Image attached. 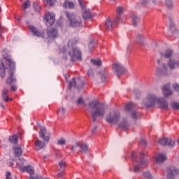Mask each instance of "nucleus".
Masks as SVG:
<instances>
[{"label":"nucleus","mask_w":179,"mask_h":179,"mask_svg":"<svg viewBox=\"0 0 179 179\" xmlns=\"http://www.w3.org/2000/svg\"><path fill=\"white\" fill-rule=\"evenodd\" d=\"M113 70L115 71V73H116L118 78H120L122 73L127 72L125 68L120 63H115L113 64Z\"/></svg>","instance_id":"obj_10"},{"label":"nucleus","mask_w":179,"mask_h":179,"mask_svg":"<svg viewBox=\"0 0 179 179\" xmlns=\"http://www.w3.org/2000/svg\"><path fill=\"white\" fill-rule=\"evenodd\" d=\"M173 89L176 92H178L179 91V85H178V84H173Z\"/></svg>","instance_id":"obj_45"},{"label":"nucleus","mask_w":179,"mask_h":179,"mask_svg":"<svg viewBox=\"0 0 179 179\" xmlns=\"http://www.w3.org/2000/svg\"><path fill=\"white\" fill-rule=\"evenodd\" d=\"M73 45H75V43L72 42V41H70L68 43V47L69 48V50H71L69 52V55L71 57V61L75 62V61H81L82 60V52L79 49L74 48Z\"/></svg>","instance_id":"obj_4"},{"label":"nucleus","mask_w":179,"mask_h":179,"mask_svg":"<svg viewBox=\"0 0 179 179\" xmlns=\"http://www.w3.org/2000/svg\"><path fill=\"white\" fill-rule=\"evenodd\" d=\"M165 5L169 9H171L173 8V1L171 0H166Z\"/></svg>","instance_id":"obj_35"},{"label":"nucleus","mask_w":179,"mask_h":179,"mask_svg":"<svg viewBox=\"0 0 179 179\" xmlns=\"http://www.w3.org/2000/svg\"><path fill=\"white\" fill-rule=\"evenodd\" d=\"M87 75H89V72L87 73Z\"/></svg>","instance_id":"obj_62"},{"label":"nucleus","mask_w":179,"mask_h":179,"mask_svg":"<svg viewBox=\"0 0 179 179\" xmlns=\"http://www.w3.org/2000/svg\"><path fill=\"white\" fill-rule=\"evenodd\" d=\"M45 2L48 3V5L52 6L54 3H55V0H45Z\"/></svg>","instance_id":"obj_44"},{"label":"nucleus","mask_w":179,"mask_h":179,"mask_svg":"<svg viewBox=\"0 0 179 179\" xmlns=\"http://www.w3.org/2000/svg\"><path fill=\"white\" fill-rule=\"evenodd\" d=\"M120 112H112L106 118L109 124H117L120 121Z\"/></svg>","instance_id":"obj_7"},{"label":"nucleus","mask_w":179,"mask_h":179,"mask_svg":"<svg viewBox=\"0 0 179 179\" xmlns=\"http://www.w3.org/2000/svg\"><path fill=\"white\" fill-rule=\"evenodd\" d=\"M178 142L179 143V139H178Z\"/></svg>","instance_id":"obj_63"},{"label":"nucleus","mask_w":179,"mask_h":179,"mask_svg":"<svg viewBox=\"0 0 179 179\" xmlns=\"http://www.w3.org/2000/svg\"><path fill=\"white\" fill-rule=\"evenodd\" d=\"M16 83V78L13 77V72H10V78H7L6 83L8 85H12V83Z\"/></svg>","instance_id":"obj_24"},{"label":"nucleus","mask_w":179,"mask_h":179,"mask_svg":"<svg viewBox=\"0 0 179 179\" xmlns=\"http://www.w3.org/2000/svg\"><path fill=\"white\" fill-rule=\"evenodd\" d=\"M134 108H135V103L129 102L126 104L125 110L130 111L131 117L133 118L134 120H136V118H138V115L136 110H134Z\"/></svg>","instance_id":"obj_9"},{"label":"nucleus","mask_w":179,"mask_h":179,"mask_svg":"<svg viewBox=\"0 0 179 179\" xmlns=\"http://www.w3.org/2000/svg\"><path fill=\"white\" fill-rule=\"evenodd\" d=\"M35 147L36 150H41L45 147V143L39 139H37L35 142Z\"/></svg>","instance_id":"obj_21"},{"label":"nucleus","mask_w":179,"mask_h":179,"mask_svg":"<svg viewBox=\"0 0 179 179\" xmlns=\"http://www.w3.org/2000/svg\"><path fill=\"white\" fill-rule=\"evenodd\" d=\"M145 41V38L142 35L137 36V41H138L140 45H143V41Z\"/></svg>","instance_id":"obj_32"},{"label":"nucleus","mask_w":179,"mask_h":179,"mask_svg":"<svg viewBox=\"0 0 179 179\" xmlns=\"http://www.w3.org/2000/svg\"><path fill=\"white\" fill-rule=\"evenodd\" d=\"M2 33H3V27L0 25V37H1Z\"/></svg>","instance_id":"obj_50"},{"label":"nucleus","mask_w":179,"mask_h":179,"mask_svg":"<svg viewBox=\"0 0 179 179\" xmlns=\"http://www.w3.org/2000/svg\"><path fill=\"white\" fill-rule=\"evenodd\" d=\"M15 69V62L11 59L4 57L0 59V76L5 78L6 69Z\"/></svg>","instance_id":"obj_3"},{"label":"nucleus","mask_w":179,"mask_h":179,"mask_svg":"<svg viewBox=\"0 0 179 179\" xmlns=\"http://www.w3.org/2000/svg\"><path fill=\"white\" fill-rule=\"evenodd\" d=\"M44 20L46 26L50 27V26H52L55 23V14L54 13H48L45 15Z\"/></svg>","instance_id":"obj_8"},{"label":"nucleus","mask_w":179,"mask_h":179,"mask_svg":"<svg viewBox=\"0 0 179 179\" xmlns=\"http://www.w3.org/2000/svg\"><path fill=\"white\" fill-rule=\"evenodd\" d=\"M65 15L70 20L71 26H72V27H80V24H82V20H80L79 17H76L75 13L66 11Z\"/></svg>","instance_id":"obj_5"},{"label":"nucleus","mask_w":179,"mask_h":179,"mask_svg":"<svg viewBox=\"0 0 179 179\" xmlns=\"http://www.w3.org/2000/svg\"><path fill=\"white\" fill-rule=\"evenodd\" d=\"M29 30L31 32H32L33 36L44 38V33L38 30L37 28H36V27L33 25L29 26Z\"/></svg>","instance_id":"obj_17"},{"label":"nucleus","mask_w":179,"mask_h":179,"mask_svg":"<svg viewBox=\"0 0 179 179\" xmlns=\"http://www.w3.org/2000/svg\"><path fill=\"white\" fill-rule=\"evenodd\" d=\"M168 175L167 179H174L179 174V169L176 168L175 166H170L168 169Z\"/></svg>","instance_id":"obj_12"},{"label":"nucleus","mask_w":179,"mask_h":179,"mask_svg":"<svg viewBox=\"0 0 179 179\" xmlns=\"http://www.w3.org/2000/svg\"><path fill=\"white\" fill-rule=\"evenodd\" d=\"M19 162H20V163H22V160L20 159Z\"/></svg>","instance_id":"obj_59"},{"label":"nucleus","mask_w":179,"mask_h":179,"mask_svg":"<svg viewBox=\"0 0 179 179\" xmlns=\"http://www.w3.org/2000/svg\"><path fill=\"white\" fill-rule=\"evenodd\" d=\"M17 89V87H16V85H12L11 86V90H13V92L16 91Z\"/></svg>","instance_id":"obj_51"},{"label":"nucleus","mask_w":179,"mask_h":179,"mask_svg":"<svg viewBox=\"0 0 179 179\" xmlns=\"http://www.w3.org/2000/svg\"><path fill=\"white\" fill-rule=\"evenodd\" d=\"M64 174H65V172L62 171V172L58 173V177H62V176H64Z\"/></svg>","instance_id":"obj_53"},{"label":"nucleus","mask_w":179,"mask_h":179,"mask_svg":"<svg viewBox=\"0 0 179 179\" xmlns=\"http://www.w3.org/2000/svg\"><path fill=\"white\" fill-rule=\"evenodd\" d=\"M172 107L173 108H174L175 110H179V103L177 102H173L172 103Z\"/></svg>","instance_id":"obj_41"},{"label":"nucleus","mask_w":179,"mask_h":179,"mask_svg":"<svg viewBox=\"0 0 179 179\" xmlns=\"http://www.w3.org/2000/svg\"><path fill=\"white\" fill-rule=\"evenodd\" d=\"M158 143H159V145H167L168 146H174V145H176V141L172 140L170 138H163L162 139L159 140Z\"/></svg>","instance_id":"obj_16"},{"label":"nucleus","mask_w":179,"mask_h":179,"mask_svg":"<svg viewBox=\"0 0 179 179\" xmlns=\"http://www.w3.org/2000/svg\"><path fill=\"white\" fill-rule=\"evenodd\" d=\"M147 166H148V162L146 161V159H142V155H141L140 163H138L137 166H134V171L136 173H138V171H139V169L147 167Z\"/></svg>","instance_id":"obj_18"},{"label":"nucleus","mask_w":179,"mask_h":179,"mask_svg":"<svg viewBox=\"0 0 179 179\" xmlns=\"http://www.w3.org/2000/svg\"><path fill=\"white\" fill-rule=\"evenodd\" d=\"M116 12L117 15H122V13H124V8L122 6L117 7L116 9Z\"/></svg>","instance_id":"obj_36"},{"label":"nucleus","mask_w":179,"mask_h":179,"mask_svg":"<svg viewBox=\"0 0 179 179\" xmlns=\"http://www.w3.org/2000/svg\"><path fill=\"white\" fill-rule=\"evenodd\" d=\"M144 104L148 108L153 107L155 104H157L162 110H167L169 108V103L166 101V99L164 98H157L155 94H149L144 101Z\"/></svg>","instance_id":"obj_1"},{"label":"nucleus","mask_w":179,"mask_h":179,"mask_svg":"<svg viewBox=\"0 0 179 179\" xmlns=\"http://www.w3.org/2000/svg\"><path fill=\"white\" fill-rule=\"evenodd\" d=\"M141 155H143V152H141Z\"/></svg>","instance_id":"obj_60"},{"label":"nucleus","mask_w":179,"mask_h":179,"mask_svg":"<svg viewBox=\"0 0 179 179\" xmlns=\"http://www.w3.org/2000/svg\"><path fill=\"white\" fill-rule=\"evenodd\" d=\"M40 138H42L45 142L50 141V131H47L45 127H41V131L39 132Z\"/></svg>","instance_id":"obj_15"},{"label":"nucleus","mask_w":179,"mask_h":179,"mask_svg":"<svg viewBox=\"0 0 179 179\" xmlns=\"http://www.w3.org/2000/svg\"><path fill=\"white\" fill-rule=\"evenodd\" d=\"M66 143V141L64 138H61L59 140H58V145H65Z\"/></svg>","instance_id":"obj_42"},{"label":"nucleus","mask_w":179,"mask_h":179,"mask_svg":"<svg viewBox=\"0 0 179 179\" xmlns=\"http://www.w3.org/2000/svg\"><path fill=\"white\" fill-rule=\"evenodd\" d=\"M30 179H37V178L33 176V175H31Z\"/></svg>","instance_id":"obj_55"},{"label":"nucleus","mask_w":179,"mask_h":179,"mask_svg":"<svg viewBox=\"0 0 179 179\" xmlns=\"http://www.w3.org/2000/svg\"><path fill=\"white\" fill-rule=\"evenodd\" d=\"M91 62H92L94 65H96V66L101 65V60L100 59H91Z\"/></svg>","instance_id":"obj_33"},{"label":"nucleus","mask_w":179,"mask_h":179,"mask_svg":"<svg viewBox=\"0 0 179 179\" xmlns=\"http://www.w3.org/2000/svg\"><path fill=\"white\" fill-rule=\"evenodd\" d=\"M89 48L90 50H93L94 48V42L91 41L89 44Z\"/></svg>","instance_id":"obj_47"},{"label":"nucleus","mask_w":179,"mask_h":179,"mask_svg":"<svg viewBox=\"0 0 179 179\" xmlns=\"http://www.w3.org/2000/svg\"><path fill=\"white\" fill-rule=\"evenodd\" d=\"M83 16L84 19H90V17H92V13H90L89 10H85L83 13Z\"/></svg>","instance_id":"obj_28"},{"label":"nucleus","mask_w":179,"mask_h":179,"mask_svg":"<svg viewBox=\"0 0 179 179\" xmlns=\"http://www.w3.org/2000/svg\"><path fill=\"white\" fill-rule=\"evenodd\" d=\"M63 6L66 8L73 9L75 8V3L72 1H69V0H66L63 4Z\"/></svg>","instance_id":"obj_23"},{"label":"nucleus","mask_w":179,"mask_h":179,"mask_svg":"<svg viewBox=\"0 0 179 179\" xmlns=\"http://www.w3.org/2000/svg\"><path fill=\"white\" fill-rule=\"evenodd\" d=\"M157 62H158V64H160V60H158Z\"/></svg>","instance_id":"obj_58"},{"label":"nucleus","mask_w":179,"mask_h":179,"mask_svg":"<svg viewBox=\"0 0 179 179\" xmlns=\"http://www.w3.org/2000/svg\"><path fill=\"white\" fill-rule=\"evenodd\" d=\"M6 179H12L10 172H7V173H6Z\"/></svg>","instance_id":"obj_48"},{"label":"nucleus","mask_w":179,"mask_h":179,"mask_svg":"<svg viewBox=\"0 0 179 179\" xmlns=\"http://www.w3.org/2000/svg\"><path fill=\"white\" fill-rule=\"evenodd\" d=\"M65 114V109L64 108H59L57 110V115L61 117V115H64Z\"/></svg>","instance_id":"obj_34"},{"label":"nucleus","mask_w":179,"mask_h":179,"mask_svg":"<svg viewBox=\"0 0 179 179\" xmlns=\"http://www.w3.org/2000/svg\"><path fill=\"white\" fill-rule=\"evenodd\" d=\"M165 160H167V156L164 154H157L155 156V161L157 163H164Z\"/></svg>","instance_id":"obj_20"},{"label":"nucleus","mask_w":179,"mask_h":179,"mask_svg":"<svg viewBox=\"0 0 179 179\" xmlns=\"http://www.w3.org/2000/svg\"><path fill=\"white\" fill-rule=\"evenodd\" d=\"M161 58H166V59H170L174 55V50L172 49L168 48L163 52H159Z\"/></svg>","instance_id":"obj_14"},{"label":"nucleus","mask_w":179,"mask_h":179,"mask_svg":"<svg viewBox=\"0 0 179 179\" xmlns=\"http://www.w3.org/2000/svg\"><path fill=\"white\" fill-rule=\"evenodd\" d=\"M90 111H91L93 121L97 120V116L103 118L106 114L104 106L100 104L97 101H93L89 104Z\"/></svg>","instance_id":"obj_2"},{"label":"nucleus","mask_w":179,"mask_h":179,"mask_svg":"<svg viewBox=\"0 0 179 179\" xmlns=\"http://www.w3.org/2000/svg\"><path fill=\"white\" fill-rule=\"evenodd\" d=\"M82 87L83 86V83L80 80V78H73L71 81L69 83V89H72V87Z\"/></svg>","instance_id":"obj_13"},{"label":"nucleus","mask_w":179,"mask_h":179,"mask_svg":"<svg viewBox=\"0 0 179 179\" xmlns=\"http://www.w3.org/2000/svg\"><path fill=\"white\" fill-rule=\"evenodd\" d=\"M148 0H143V1H142V4H143V5H146V3H148Z\"/></svg>","instance_id":"obj_54"},{"label":"nucleus","mask_w":179,"mask_h":179,"mask_svg":"<svg viewBox=\"0 0 179 179\" xmlns=\"http://www.w3.org/2000/svg\"><path fill=\"white\" fill-rule=\"evenodd\" d=\"M96 129H97V127H95L94 129L92 130V134L96 131Z\"/></svg>","instance_id":"obj_56"},{"label":"nucleus","mask_w":179,"mask_h":179,"mask_svg":"<svg viewBox=\"0 0 179 179\" xmlns=\"http://www.w3.org/2000/svg\"><path fill=\"white\" fill-rule=\"evenodd\" d=\"M14 152L17 157L22 156V148L20 147H16L14 148Z\"/></svg>","instance_id":"obj_27"},{"label":"nucleus","mask_w":179,"mask_h":179,"mask_svg":"<svg viewBox=\"0 0 179 179\" xmlns=\"http://www.w3.org/2000/svg\"><path fill=\"white\" fill-rule=\"evenodd\" d=\"M0 12H1V8H0Z\"/></svg>","instance_id":"obj_64"},{"label":"nucleus","mask_w":179,"mask_h":179,"mask_svg":"<svg viewBox=\"0 0 179 179\" xmlns=\"http://www.w3.org/2000/svg\"><path fill=\"white\" fill-rule=\"evenodd\" d=\"M162 92L164 97H169V96H171V94H173V91L170 90V84L164 85Z\"/></svg>","instance_id":"obj_19"},{"label":"nucleus","mask_w":179,"mask_h":179,"mask_svg":"<svg viewBox=\"0 0 179 179\" xmlns=\"http://www.w3.org/2000/svg\"><path fill=\"white\" fill-rule=\"evenodd\" d=\"M80 152L81 153H87L89 152V147H87V145L83 144L80 145Z\"/></svg>","instance_id":"obj_26"},{"label":"nucleus","mask_w":179,"mask_h":179,"mask_svg":"<svg viewBox=\"0 0 179 179\" xmlns=\"http://www.w3.org/2000/svg\"><path fill=\"white\" fill-rule=\"evenodd\" d=\"M120 127L122 128V129H127V128H128V124H127V122H123L120 123Z\"/></svg>","instance_id":"obj_39"},{"label":"nucleus","mask_w":179,"mask_h":179,"mask_svg":"<svg viewBox=\"0 0 179 179\" xmlns=\"http://www.w3.org/2000/svg\"><path fill=\"white\" fill-rule=\"evenodd\" d=\"M78 104H83V98H80L78 101H77Z\"/></svg>","instance_id":"obj_49"},{"label":"nucleus","mask_w":179,"mask_h":179,"mask_svg":"<svg viewBox=\"0 0 179 179\" xmlns=\"http://www.w3.org/2000/svg\"><path fill=\"white\" fill-rule=\"evenodd\" d=\"M143 176L147 179H152V175L150 174V172H145Z\"/></svg>","instance_id":"obj_40"},{"label":"nucleus","mask_w":179,"mask_h":179,"mask_svg":"<svg viewBox=\"0 0 179 179\" xmlns=\"http://www.w3.org/2000/svg\"><path fill=\"white\" fill-rule=\"evenodd\" d=\"M79 5L81 6L83 9H85L86 6H85V3L82 2V0H78Z\"/></svg>","instance_id":"obj_46"},{"label":"nucleus","mask_w":179,"mask_h":179,"mask_svg":"<svg viewBox=\"0 0 179 179\" xmlns=\"http://www.w3.org/2000/svg\"><path fill=\"white\" fill-rule=\"evenodd\" d=\"M22 8L24 10H26V9H27V8H30V1H27L24 3V4L22 5Z\"/></svg>","instance_id":"obj_37"},{"label":"nucleus","mask_w":179,"mask_h":179,"mask_svg":"<svg viewBox=\"0 0 179 179\" xmlns=\"http://www.w3.org/2000/svg\"><path fill=\"white\" fill-rule=\"evenodd\" d=\"M8 163H9L10 167H15L16 169H20L21 171H23V172L27 171V173H29L30 176H33V174H34V169L31 166H26L22 168L23 163H21V164H20L19 162H17L15 166H13V162L10 161L8 162Z\"/></svg>","instance_id":"obj_6"},{"label":"nucleus","mask_w":179,"mask_h":179,"mask_svg":"<svg viewBox=\"0 0 179 179\" xmlns=\"http://www.w3.org/2000/svg\"><path fill=\"white\" fill-rule=\"evenodd\" d=\"M8 92H9V90H8V89H4L2 90L1 94H2L3 100H4V101L8 102L10 100L9 97H8V95H6L8 94Z\"/></svg>","instance_id":"obj_25"},{"label":"nucleus","mask_w":179,"mask_h":179,"mask_svg":"<svg viewBox=\"0 0 179 179\" xmlns=\"http://www.w3.org/2000/svg\"><path fill=\"white\" fill-rule=\"evenodd\" d=\"M66 51V48L63 47L62 49H60V52H62L63 54L65 53Z\"/></svg>","instance_id":"obj_52"},{"label":"nucleus","mask_w":179,"mask_h":179,"mask_svg":"<svg viewBox=\"0 0 179 179\" xmlns=\"http://www.w3.org/2000/svg\"><path fill=\"white\" fill-rule=\"evenodd\" d=\"M1 107H2V108H5V107L3 106V105H1Z\"/></svg>","instance_id":"obj_57"},{"label":"nucleus","mask_w":179,"mask_h":179,"mask_svg":"<svg viewBox=\"0 0 179 179\" xmlns=\"http://www.w3.org/2000/svg\"><path fill=\"white\" fill-rule=\"evenodd\" d=\"M58 35V30L56 29H48V37H52L53 38L57 37Z\"/></svg>","instance_id":"obj_22"},{"label":"nucleus","mask_w":179,"mask_h":179,"mask_svg":"<svg viewBox=\"0 0 179 179\" xmlns=\"http://www.w3.org/2000/svg\"><path fill=\"white\" fill-rule=\"evenodd\" d=\"M59 166L62 169H65V167H66V163L64 161H60L59 162Z\"/></svg>","instance_id":"obj_38"},{"label":"nucleus","mask_w":179,"mask_h":179,"mask_svg":"<svg viewBox=\"0 0 179 179\" xmlns=\"http://www.w3.org/2000/svg\"><path fill=\"white\" fill-rule=\"evenodd\" d=\"M34 9L35 12H40L41 10V7L40 6V4L37 2H34Z\"/></svg>","instance_id":"obj_30"},{"label":"nucleus","mask_w":179,"mask_h":179,"mask_svg":"<svg viewBox=\"0 0 179 179\" xmlns=\"http://www.w3.org/2000/svg\"><path fill=\"white\" fill-rule=\"evenodd\" d=\"M131 156H132V157H134V155H132Z\"/></svg>","instance_id":"obj_61"},{"label":"nucleus","mask_w":179,"mask_h":179,"mask_svg":"<svg viewBox=\"0 0 179 179\" xmlns=\"http://www.w3.org/2000/svg\"><path fill=\"white\" fill-rule=\"evenodd\" d=\"M131 20H132L134 26H136V24H138V22H139V17L136 15H133L131 17Z\"/></svg>","instance_id":"obj_31"},{"label":"nucleus","mask_w":179,"mask_h":179,"mask_svg":"<svg viewBox=\"0 0 179 179\" xmlns=\"http://www.w3.org/2000/svg\"><path fill=\"white\" fill-rule=\"evenodd\" d=\"M120 19H121V17L117 16L116 19L114 20V22L111 21L110 19H107L105 22V28L106 30H113L114 27H115V25L120 22Z\"/></svg>","instance_id":"obj_11"},{"label":"nucleus","mask_w":179,"mask_h":179,"mask_svg":"<svg viewBox=\"0 0 179 179\" xmlns=\"http://www.w3.org/2000/svg\"><path fill=\"white\" fill-rule=\"evenodd\" d=\"M76 148H79V143H74L73 145H72V147H71V151H72V152H75Z\"/></svg>","instance_id":"obj_43"},{"label":"nucleus","mask_w":179,"mask_h":179,"mask_svg":"<svg viewBox=\"0 0 179 179\" xmlns=\"http://www.w3.org/2000/svg\"><path fill=\"white\" fill-rule=\"evenodd\" d=\"M9 141L11 143H14L15 145H17V136L14 135L13 136H10L9 137Z\"/></svg>","instance_id":"obj_29"}]
</instances>
